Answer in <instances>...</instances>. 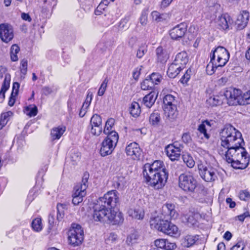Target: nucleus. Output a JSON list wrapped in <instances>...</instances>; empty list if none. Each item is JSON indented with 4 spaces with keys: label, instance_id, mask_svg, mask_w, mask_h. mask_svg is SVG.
<instances>
[{
    "label": "nucleus",
    "instance_id": "obj_1",
    "mask_svg": "<svg viewBox=\"0 0 250 250\" xmlns=\"http://www.w3.org/2000/svg\"><path fill=\"white\" fill-rule=\"evenodd\" d=\"M143 174L146 183L158 189L165 186L168 176L164 163L160 160L146 164L143 167Z\"/></svg>",
    "mask_w": 250,
    "mask_h": 250
},
{
    "label": "nucleus",
    "instance_id": "obj_2",
    "mask_svg": "<svg viewBox=\"0 0 250 250\" xmlns=\"http://www.w3.org/2000/svg\"><path fill=\"white\" fill-rule=\"evenodd\" d=\"M143 174L146 183L158 189L165 186L168 176L164 163L160 160L146 164L143 167Z\"/></svg>",
    "mask_w": 250,
    "mask_h": 250
},
{
    "label": "nucleus",
    "instance_id": "obj_3",
    "mask_svg": "<svg viewBox=\"0 0 250 250\" xmlns=\"http://www.w3.org/2000/svg\"><path fill=\"white\" fill-rule=\"evenodd\" d=\"M143 174L146 183L158 189L165 186L168 176L164 163L160 160L146 164L143 167Z\"/></svg>",
    "mask_w": 250,
    "mask_h": 250
},
{
    "label": "nucleus",
    "instance_id": "obj_4",
    "mask_svg": "<svg viewBox=\"0 0 250 250\" xmlns=\"http://www.w3.org/2000/svg\"><path fill=\"white\" fill-rule=\"evenodd\" d=\"M92 217L95 221L112 225L120 224L124 221L123 215L121 212L109 209L97 201L93 206Z\"/></svg>",
    "mask_w": 250,
    "mask_h": 250
},
{
    "label": "nucleus",
    "instance_id": "obj_5",
    "mask_svg": "<svg viewBox=\"0 0 250 250\" xmlns=\"http://www.w3.org/2000/svg\"><path fill=\"white\" fill-rule=\"evenodd\" d=\"M150 225L151 229L161 231L170 236L175 237L179 235L177 227L169 222L168 220H164L160 216L151 218Z\"/></svg>",
    "mask_w": 250,
    "mask_h": 250
},
{
    "label": "nucleus",
    "instance_id": "obj_6",
    "mask_svg": "<svg viewBox=\"0 0 250 250\" xmlns=\"http://www.w3.org/2000/svg\"><path fill=\"white\" fill-rule=\"evenodd\" d=\"M89 175L87 172L83 174L82 183L75 186L74 192L73 194L72 203L74 205H78L83 201V197L85 195V190L88 187V180Z\"/></svg>",
    "mask_w": 250,
    "mask_h": 250
},
{
    "label": "nucleus",
    "instance_id": "obj_7",
    "mask_svg": "<svg viewBox=\"0 0 250 250\" xmlns=\"http://www.w3.org/2000/svg\"><path fill=\"white\" fill-rule=\"evenodd\" d=\"M164 110L169 120L172 121L177 117L176 102L175 97L170 94L166 95L163 99Z\"/></svg>",
    "mask_w": 250,
    "mask_h": 250
},
{
    "label": "nucleus",
    "instance_id": "obj_8",
    "mask_svg": "<svg viewBox=\"0 0 250 250\" xmlns=\"http://www.w3.org/2000/svg\"><path fill=\"white\" fill-rule=\"evenodd\" d=\"M119 136L117 133L112 132L106 137L101 144L100 150L102 156L104 157L112 153L118 142Z\"/></svg>",
    "mask_w": 250,
    "mask_h": 250
},
{
    "label": "nucleus",
    "instance_id": "obj_9",
    "mask_svg": "<svg viewBox=\"0 0 250 250\" xmlns=\"http://www.w3.org/2000/svg\"><path fill=\"white\" fill-rule=\"evenodd\" d=\"M97 201L108 208L112 209L119 203V193L116 190L109 191L103 197H100Z\"/></svg>",
    "mask_w": 250,
    "mask_h": 250
},
{
    "label": "nucleus",
    "instance_id": "obj_10",
    "mask_svg": "<svg viewBox=\"0 0 250 250\" xmlns=\"http://www.w3.org/2000/svg\"><path fill=\"white\" fill-rule=\"evenodd\" d=\"M229 52L223 46H219L210 53L211 61H215L217 58V64L221 67L225 66L229 59Z\"/></svg>",
    "mask_w": 250,
    "mask_h": 250
},
{
    "label": "nucleus",
    "instance_id": "obj_11",
    "mask_svg": "<svg viewBox=\"0 0 250 250\" xmlns=\"http://www.w3.org/2000/svg\"><path fill=\"white\" fill-rule=\"evenodd\" d=\"M179 186L187 192L193 193L197 187V181L192 175L183 173L179 177Z\"/></svg>",
    "mask_w": 250,
    "mask_h": 250
},
{
    "label": "nucleus",
    "instance_id": "obj_12",
    "mask_svg": "<svg viewBox=\"0 0 250 250\" xmlns=\"http://www.w3.org/2000/svg\"><path fill=\"white\" fill-rule=\"evenodd\" d=\"M83 239V232L81 226L73 224L68 233L69 244L75 247L81 244Z\"/></svg>",
    "mask_w": 250,
    "mask_h": 250
},
{
    "label": "nucleus",
    "instance_id": "obj_13",
    "mask_svg": "<svg viewBox=\"0 0 250 250\" xmlns=\"http://www.w3.org/2000/svg\"><path fill=\"white\" fill-rule=\"evenodd\" d=\"M197 167L200 176L205 181L211 182L217 178L216 170L214 168L205 166L200 161L197 162Z\"/></svg>",
    "mask_w": 250,
    "mask_h": 250
},
{
    "label": "nucleus",
    "instance_id": "obj_14",
    "mask_svg": "<svg viewBox=\"0 0 250 250\" xmlns=\"http://www.w3.org/2000/svg\"><path fill=\"white\" fill-rule=\"evenodd\" d=\"M227 149L228 150L225 152V157L227 162L229 163L234 162L236 160L245 157L247 154L245 148L243 146L230 147Z\"/></svg>",
    "mask_w": 250,
    "mask_h": 250
},
{
    "label": "nucleus",
    "instance_id": "obj_15",
    "mask_svg": "<svg viewBox=\"0 0 250 250\" xmlns=\"http://www.w3.org/2000/svg\"><path fill=\"white\" fill-rule=\"evenodd\" d=\"M244 144L241 132L237 131L236 133L231 135V136H229L227 140L222 141L221 146L225 148H228L243 146Z\"/></svg>",
    "mask_w": 250,
    "mask_h": 250
},
{
    "label": "nucleus",
    "instance_id": "obj_16",
    "mask_svg": "<svg viewBox=\"0 0 250 250\" xmlns=\"http://www.w3.org/2000/svg\"><path fill=\"white\" fill-rule=\"evenodd\" d=\"M241 91L238 89L229 88L224 92L225 101L229 105H240Z\"/></svg>",
    "mask_w": 250,
    "mask_h": 250
},
{
    "label": "nucleus",
    "instance_id": "obj_17",
    "mask_svg": "<svg viewBox=\"0 0 250 250\" xmlns=\"http://www.w3.org/2000/svg\"><path fill=\"white\" fill-rule=\"evenodd\" d=\"M221 11V5L218 0H207V6L204 10L208 18L213 19L217 13Z\"/></svg>",
    "mask_w": 250,
    "mask_h": 250
},
{
    "label": "nucleus",
    "instance_id": "obj_18",
    "mask_svg": "<svg viewBox=\"0 0 250 250\" xmlns=\"http://www.w3.org/2000/svg\"><path fill=\"white\" fill-rule=\"evenodd\" d=\"M14 38V30L10 24L7 23L0 24V39L5 43H8Z\"/></svg>",
    "mask_w": 250,
    "mask_h": 250
},
{
    "label": "nucleus",
    "instance_id": "obj_19",
    "mask_svg": "<svg viewBox=\"0 0 250 250\" xmlns=\"http://www.w3.org/2000/svg\"><path fill=\"white\" fill-rule=\"evenodd\" d=\"M187 30V24L182 22L172 28L169 31V35L172 39L177 40L184 36Z\"/></svg>",
    "mask_w": 250,
    "mask_h": 250
},
{
    "label": "nucleus",
    "instance_id": "obj_20",
    "mask_svg": "<svg viewBox=\"0 0 250 250\" xmlns=\"http://www.w3.org/2000/svg\"><path fill=\"white\" fill-rule=\"evenodd\" d=\"M162 214L165 220L175 219L178 216V213L175 209V205L171 203H167L163 206Z\"/></svg>",
    "mask_w": 250,
    "mask_h": 250
},
{
    "label": "nucleus",
    "instance_id": "obj_21",
    "mask_svg": "<svg viewBox=\"0 0 250 250\" xmlns=\"http://www.w3.org/2000/svg\"><path fill=\"white\" fill-rule=\"evenodd\" d=\"M125 152L127 155L132 157L134 160L139 159L142 150L138 144L135 142L130 143L125 148Z\"/></svg>",
    "mask_w": 250,
    "mask_h": 250
},
{
    "label": "nucleus",
    "instance_id": "obj_22",
    "mask_svg": "<svg viewBox=\"0 0 250 250\" xmlns=\"http://www.w3.org/2000/svg\"><path fill=\"white\" fill-rule=\"evenodd\" d=\"M167 156L171 161L177 160L180 156L181 149L174 144L167 146L166 147Z\"/></svg>",
    "mask_w": 250,
    "mask_h": 250
},
{
    "label": "nucleus",
    "instance_id": "obj_23",
    "mask_svg": "<svg viewBox=\"0 0 250 250\" xmlns=\"http://www.w3.org/2000/svg\"><path fill=\"white\" fill-rule=\"evenodd\" d=\"M230 23V17L228 14H224L219 16L216 21V26L218 28L223 30L228 29Z\"/></svg>",
    "mask_w": 250,
    "mask_h": 250
},
{
    "label": "nucleus",
    "instance_id": "obj_24",
    "mask_svg": "<svg viewBox=\"0 0 250 250\" xmlns=\"http://www.w3.org/2000/svg\"><path fill=\"white\" fill-rule=\"evenodd\" d=\"M249 20V13L243 11L238 16L236 24L239 29H242L246 26Z\"/></svg>",
    "mask_w": 250,
    "mask_h": 250
},
{
    "label": "nucleus",
    "instance_id": "obj_25",
    "mask_svg": "<svg viewBox=\"0 0 250 250\" xmlns=\"http://www.w3.org/2000/svg\"><path fill=\"white\" fill-rule=\"evenodd\" d=\"M237 131L233 126H226L220 132L221 142L227 140L229 136H231V135L236 133Z\"/></svg>",
    "mask_w": 250,
    "mask_h": 250
},
{
    "label": "nucleus",
    "instance_id": "obj_26",
    "mask_svg": "<svg viewBox=\"0 0 250 250\" xmlns=\"http://www.w3.org/2000/svg\"><path fill=\"white\" fill-rule=\"evenodd\" d=\"M183 68L173 62L168 67L167 74L170 78H175Z\"/></svg>",
    "mask_w": 250,
    "mask_h": 250
},
{
    "label": "nucleus",
    "instance_id": "obj_27",
    "mask_svg": "<svg viewBox=\"0 0 250 250\" xmlns=\"http://www.w3.org/2000/svg\"><path fill=\"white\" fill-rule=\"evenodd\" d=\"M173 62L184 68L185 65L188 62L187 53L185 51H182L178 53Z\"/></svg>",
    "mask_w": 250,
    "mask_h": 250
},
{
    "label": "nucleus",
    "instance_id": "obj_28",
    "mask_svg": "<svg viewBox=\"0 0 250 250\" xmlns=\"http://www.w3.org/2000/svg\"><path fill=\"white\" fill-rule=\"evenodd\" d=\"M249 161V159L246 155L231 163V166L235 169H244L248 166Z\"/></svg>",
    "mask_w": 250,
    "mask_h": 250
},
{
    "label": "nucleus",
    "instance_id": "obj_29",
    "mask_svg": "<svg viewBox=\"0 0 250 250\" xmlns=\"http://www.w3.org/2000/svg\"><path fill=\"white\" fill-rule=\"evenodd\" d=\"M207 101L208 103L212 106H217L221 105L225 101V97L224 93L223 94L210 97Z\"/></svg>",
    "mask_w": 250,
    "mask_h": 250
},
{
    "label": "nucleus",
    "instance_id": "obj_30",
    "mask_svg": "<svg viewBox=\"0 0 250 250\" xmlns=\"http://www.w3.org/2000/svg\"><path fill=\"white\" fill-rule=\"evenodd\" d=\"M157 95L154 91H151L149 94H147L143 99L144 104L147 107H151L154 104L157 99Z\"/></svg>",
    "mask_w": 250,
    "mask_h": 250
},
{
    "label": "nucleus",
    "instance_id": "obj_31",
    "mask_svg": "<svg viewBox=\"0 0 250 250\" xmlns=\"http://www.w3.org/2000/svg\"><path fill=\"white\" fill-rule=\"evenodd\" d=\"M65 126H58L54 127L51 131V137L52 140L59 139L65 131Z\"/></svg>",
    "mask_w": 250,
    "mask_h": 250
},
{
    "label": "nucleus",
    "instance_id": "obj_32",
    "mask_svg": "<svg viewBox=\"0 0 250 250\" xmlns=\"http://www.w3.org/2000/svg\"><path fill=\"white\" fill-rule=\"evenodd\" d=\"M199 239V236L197 235H187L185 236L183 241V245L186 247H190L193 245Z\"/></svg>",
    "mask_w": 250,
    "mask_h": 250
},
{
    "label": "nucleus",
    "instance_id": "obj_33",
    "mask_svg": "<svg viewBox=\"0 0 250 250\" xmlns=\"http://www.w3.org/2000/svg\"><path fill=\"white\" fill-rule=\"evenodd\" d=\"M162 122V118L159 111H154L149 116V123L152 125H157Z\"/></svg>",
    "mask_w": 250,
    "mask_h": 250
},
{
    "label": "nucleus",
    "instance_id": "obj_34",
    "mask_svg": "<svg viewBox=\"0 0 250 250\" xmlns=\"http://www.w3.org/2000/svg\"><path fill=\"white\" fill-rule=\"evenodd\" d=\"M153 19L157 22L166 21L169 18L168 14L167 13L160 14L157 11H153L151 13Z\"/></svg>",
    "mask_w": 250,
    "mask_h": 250
},
{
    "label": "nucleus",
    "instance_id": "obj_35",
    "mask_svg": "<svg viewBox=\"0 0 250 250\" xmlns=\"http://www.w3.org/2000/svg\"><path fill=\"white\" fill-rule=\"evenodd\" d=\"M130 113L134 117H137L139 116L141 113V108L138 103L136 102L132 103L130 107Z\"/></svg>",
    "mask_w": 250,
    "mask_h": 250
},
{
    "label": "nucleus",
    "instance_id": "obj_36",
    "mask_svg": "<svg viewBox=\"0 0 250 250\" xmlns=\"http://www.w3.org/2000/svg\"><path fill=\"white\" fill-rule=\"evenodd\" d=\"M156 53L157 60L161 62H166L168 58L166 52L164 50L162 47H158L156 49Z\"/></svg>",
    "mask_w": 250,
    "mask_h": 250
},
{
    "label": "nucleus",
    "instance_id": "obj_37",
    "mask_svg": "<svg viewBox=\"0 0 250 250\" xmlns=\"http://www.w3.org/2000/svg\"><path fill=\"white\" fill-rule=\"evenodd\" d=\"M139 235L138 233L135 231L129 235L126 240V243L128 246H131L137 243Z\"/></svg>",
    "mask_w": 250,
    "mask_h": 250
},
{
    "label": "nucleus",
    "instance_id": "obj_38",
    "mask_svg": "<svg viewBox=\"0 0 250 250\" xmlns=\"http://www.w3.org/2000/svg\"><path fill=\"white\" fill-rule=\"evenodd\" d=\"M155 85L148 77L141 83V87L143 90H153Z\"/></svg>",
    "mask_w": 250,
    "mask_h": 250
},
{
    "label": "nucleus",
    "instance_id": "obj_39",
    "mask_svg": "<svg viewBox=\"0 0 250 250\" xmlns=\"http://www.w3.org/2000/svg\"><path fill=\"white\" fill-rule=\"evenodd\" d=\"M147 52V46L146 44H142L138 48L136 56L138 59H142Z\"/></svg>",
    "mask_w": 250,
    "mask_h": 250
},
{
    "label": "nucleus",
    "instance_id": "obj_40",
    "mask_svg": "<svg viewBox=\"0 0 250 250\" xmlns=\"http://www.w3.org/2000/svg\"><path fill=\"white\" fill-rule=\"evenodd\" d=\"M66 207V205L63 204H58L57 206V219L58 221H61L64 216V209Z\"/></svg>",
    "mask_w": 250,
    "mask_h": 250
},
{
    "label": "nucleus",
    "instance_id": "obj_41",
    "mask_svg": "<svg viewBox=\"0 0 250 250\" xmlns=\"http://www.w3.org/2000/svg\"><path fill=\"white\" fill-rule=\"evenodd\" d=\"M219 67L220 66H218V64L215 61L212 62L210 60V62L206 67V72L208 75H211L215 72V70Z\"/></svg>",
    "mask_w": 250,
    "mask_h": 250
},
{
    "label": "nucleus",
    "instance_id": "obj_42",
    "mask_svg": "<svg viewBox=\"0 0 250 250\" xmlns=\"http://www.w3.org/2000/svg\"><path fill=\"white\" fill-rule=\"evenodd\" d=\"M20 51V47L16 44L12 45L10 49L11 59L13 62H16L18 60L17 54Z\"/></svg>",
    "mask_w": 250,
    "mask_h": 250
},
{
    "label": "nucleus",
    "instance_id": "obj_43",
    "mask_svg": "<svg viewBox=\"0 0 250 250\" xmlns=\"http://www.w3.org/2000/svg\"><path fill=\"white\" fill-rule=\"evenodd\" d=\"M241 101L240 105H246L250 104V90L246 92L240 94Z\"/></svg>",
    "mask_w": 250,
    "mask_h": 250
},
{
    "label": "nucleus",
    "instance_id": "obj_44",
    "mask_svg": "<svg viewBox=\"0 0 250 250\" xmlns=\"http://www.w3.org/2000/svg\"><path fill=\"white\" fill-rule=\"evenodd\" d=\"M32 229L36 231L39 232L42 229V219L40 218H37L34 219L31 224Z\"/></svg>",
    "mask_w": 250,
    "mask_h": 250
},
{
    "label": "nucleus",
    "instance_id": "obj_45",
    "mask_svg": "<svg viewBox=\"0 0 250 250\" xmlns=\"http://www.w3.org/2000/svg\"><path fill=\"white\" fill-rule=\"evenodd\" d=\"M148 13V8H144L142 11L141 16L139 18V21L142 26H145L147 24Z\"/></svg>",
    "mask_w": 250,
    "mask_h": 250
},
{
    "label": "nucleus",
    "instance_id": "obj_46",
    "mask_svg": "<svg viewBox=\"0 0 250 250\" xmlns=\"http://www.w3.org/2000/svg\"><path fill=\"white\" fill-rule=\"evenodd\" d=\"M154 85L158 84L161 82L162 76L158 73H152L147 76Z\"/></svg>",
    "mask_w": 250,
    "mask_h": 250
},
{
    "label": "nucleus",
    "instance_id": "obj_47",
    "mask_svg": "<svg viewBox=\"0 0 250 250\" xmlns=\"http://www.w3.org/2000/svg\"><path fill=\"white\" fill-rule=\"evenodd\" d=\"M182 157L184 162L186 164L187 167L189 168H192L194 166L195 162L191 156L189 155H184Z\"/></svg>",
    "mask_w": 250,
    "mask_h": 250
},
{
    "label": "nucleus",
    "instance_id": "obj_48",
    "mask_svg": "<svg viewBox=\"0 0 250 250\" xmlns=\"http://www.w3.org/2000/svg\"><path fill=\"white\" fill-rule=\"evenodd\" d=\"M12 115L13 113L11 111H8L2 114L1 115L0 125H4L7 124L8 121L10 120V118Z\"/></svg>",
    "mask_w": 250,
    "mask_h": 250
},
{
    "label": "nucleus",
    "instance_id": "obj_49",
    "mask_svg": "<svg viewBox=\"0 0 250 250\" xmlns=\"http://www.w3.org/2000/svg\"><path fill=\"white\" fill-rule=\"evenodd\" d=\"M130 215L135 219L140 220L144 218V212L142 210L134 209L131 211Z\"/></svg>",
    "mask_w": 250,
    "mask_h": 250
},
{
    "label": "nucleus",
    "instance_id": "obj_50",
    "mask_svg": "<svg viewBox=\"0 0 250 250\" xmlns=\"http://www.w3.org/2000/svg\"><path fill=\"white\" fill-rule=\"evenodd\" d=\"M27 60L25 59H22L21 61V66L20 70L21 73L23 75H21V77L24 78V76L26 75L27 71Z\"/></svg>",
    "mask_w": 250,
    "mask_h": 250
},
{
    "label": "nucleus",
    "instance_id": "obj_51",
    "mask_svg": "<svg viewBox=\"0 0 250 250\" xmlns=\"http://www.w3.org/2000/svg\"><path fill=\"white\" fill-rule=\"evenodd\" d=\"M38 112V109L36 106H29L26 107V113L30 117L35 116Z\"/></svg>",
    "mask_w": 250,
    "mask_h": 250
},
{
    "label": "nucleus",
    "instance_id": "obj_52",
    "mask_svg": "<svg viewBox=\"0 0 250 250\" xmlns=\"http://www.w3.org/2000/svg\"><path fill=\"white\" fill-rule=\"evenodd\" d=\"M91 125H101L102 118L100 116L97 114L94 115L90 120Z\"/></svg>",
    "mask_w": 250,
    "mask_h": 250
},
{
    "label": "nucleus",
    "instance_id": "obj_53",
    "mask_svg": "<svg viewBox=\"0 0 250 250\" xmlns=\"http://www.w3.org/2000/svg\"><path fill=\"white\" fill-rule=\"evenodd\" d=\"M103 130L102 126H91L90 132L95 136H99Z\"/></svg>",
    "mask_w": 250,
    "mask_h": 250
},
{
    "label": "nucleus",
    "instance_id": "obj_54",
    "mask_svg": "<svg viewBox=\"0 0 250 250\" xmlns=\"http://www.w3.org/2000/svg\"><path fill=\"white\" fill-rule=\"evenodd\" d=\"M10 77L9 75H5L1 89L2 91H7L9 87Z\"/></svg>",
    "mask_w": 250,
    "mask_h": 250
},
{
    "label": "nucleus",
    "instance_id": "obj_55",
    "mask_svg": "<svg viewBox=\"0 0 250 250\" xmlns=\"http://www.w3.org/2000/svg\"><path fill=\"white\" fill-rule=\"evenodd\" d=\"M239 197L241 200L247 201L250 198V192L247 190H241Z\"/></svg>",
    "mask_w": 250,
    "mask_h": 250
},
{
    "label": "nucleus",
    "instance_id": "obj_56",
    "mask_svg": "<svg viewBox=\"0 0 250 250\" xmlns=\"http://www.w3.org/2000/svg\"><path fill=\"white\" fill-rule=\"evenodd\" d=\"M154 244L156 248H161L165 249L166 245V240L165 239H157L155 241Z\"/></svg>",
    "mask_w": 250,
    "mask_h": 250
},
{
    "label": "nucleus",
    "instance_id": "obj_57",
    "mask_svg": "<svg viewBox=\"0 0 250 250\" xmlns=\"http://www.w3.org/2000/svg\"><path fill=\"white\" fill-rule=\"evenodd\" d=\"M92 99V93L90 92H88L87 94L86 98L85 100V102H84V103L83 104V107H85V108H87L91 103Z\"/></svg>",
    "mask_w": 250,
    "mask_h": 250
},
{
    "label": "nucleus",
    "instance_id": "obj_58",
    "mask_svg": "<svg viewBox=\"0 0 250 250\" xmlns=\"http://www.w3.org/2000/svg\"><path fill=\"white\" fill-rule=\"evenodd\" d=\"M20 83L18 82H14L13 84L12 91L11 92L12 96H17L18 94Z\"/></svg>",
    "mask_w": 250,
    "mask_h": 250
},
{
    "label": "nucleus",
    "instance_id": "obj_59",
    "mask_svg": "<svg viewBox=\"0 0 250 250\" xmlns=\"http://www.w3.org/2000/svg\"><path fill=\"white\" fill-rule=\"evenodd\" d=\"M244 247V243L242 241H239L231 248V250H243Z\"/></svg>",
    "mask_w": 250,
    "mask_h": 250
},
{
    "label": "nucleus",
    "instance_id": "obj_60",
    "mask_svg": "<svg viewBox=\"0 0 250 250\" xmlns=\"http://www.w3.org/2000/svg\"><path fill=\"white\" fill-rule=\"evenodd\" d=\"M190 73L188 70L180 79V82L183 83H186L190 79Z\"/></svg>",
    "mask_w": 250,
    "mask_h": 250
},
{
    "label": "nucleus",
    "instance_id": "obj_61",
    "mask_svg": "<svg viewBox=\"0 0 250 250\" xmlns=\"http://www.w3.org/2000/svg\"><path fill=\"white\" fill-rule=\"evenodd\" d=\"M198 130L201 134L204 135V137L207 139H209V135L207 133L205 126H198Z\"/></svg>",
    "mask_w": 250,
    "mask_h": 250
},
{
    "label": "nucleus",
    "instance_id": "obj_62",
    "mask_svg": "<svg viewBox=\"0 0 250 250\" xmlns=\"http://www.w3.org/2000/svg\"><path fill=\"white\" fill-rule=\"evenodd\" d=\"M52 88L48 86H45L42 89V94L45 96H47L52 92Z\"/></svg>",
    "mask_w": 250,
    "mask_h": 250
},
{
    "label": "nucleus",
    "instance_id": "obj_63",
    "mask_svg": "<svg viewBox=\"0 0 250 250\" xmlns=\"http://www.w3.org/2000/svg\"><path fill=\"white\" fill-rule=\"evenodd\" d=\"M217 122L215 120H202L201 121V124L199 125H205L206 124V125H213L215 124H217Z\"/></svg>",
    "mask_w": 250,
    "mask_h": 250
},
{
    "label": "nucleus",
    "instance_id": "obj_64",
    "mask_svg": "<svg viewBox=\"0 0 250 250\" xmlns=\"http://www.w3.org/2000/svg\"><path fill=\"white\" fill-rule=\"evenodd\" d=\"M112 126H105L104 133L107 135V137H108L112 132L117 133L115 131L112 130Z\"/></svg>",
    "mask_w": 250,
    "mask_h": 250
}]
</instances>
